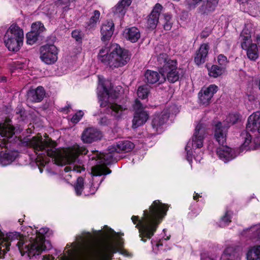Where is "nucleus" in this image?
I'll return each mask as SVG.
<instances>
[{"label": "nucleus", "instance_id": "obj_1", "mask_svg": "<svg viewBox=\"0 0 260 260\" xmlns=\"http://www.w3.org/2000/svg\"><path fill=\"white\" fill-rule=\"evenodd\" d=\"M76 241L71 245L67 244V249L59 260H95L105 259L112 256L117 252L115 246L111 242L96 240L89 232H83L81 235L76 236ZM121 254L126 257L132 256L125 249L118 250Z\"/></svg>", "mask_w": 260, "mask_h": 260}, {"label": "nucleus", "instance_id": "obj_2", "mask_svg": "<svg viewBox=\"0 0 260 260\" xmlns=\"http://www.w3.org/2000/svg\"><path fill=\"white\" fill-rule=\"evenodd\" d=\"M49 231L47 228H42L39 231H36L34 237L20 236L17 233H9L6 236L0 230V258H3L7 251L9 250L10 242L19 237L16 245L22 255H26L31 258L40 255L41 252L48 247L46 245L44 235Z\"/></svg>", "mask_w": 260, "mask_h": 260}, {"label": "nucleus", "instance_id": "obj_3", "mask_svg": "<svg viewBox=\"0 0 260 260\" xmlns=\"http://www.w3.org/2000/svg\"><path fill=\"white\" fill-rule=\"evenodd\" d=\"M29 144L38 156L43 158L48 156L51 157L58 165L75 162L80 154H87L88 150L84 147L75 144L72 147L59 150L56 148V144L52 140H43L42 137H33Z\"/></svg>", "mask_w": 260, "mask_h": 260}, {"label": "nucleus", "instance_id": "obj_4", "mask_svg": "<svg viewBox=\"0 0 260 260\" xmlns=\"http://www.w3.org/2000/svg\"><path fill=\"white\" fill-rule=\"evenodd\" d=\"M168 206L159 200L154 201L149 207V210L144 211L143 216L141 220L138 216H133L132 220L136 224V228L139 229V236L144 242L146 239H150L154 235L158 224L166 216Z\"/></svg>", "mask_w": 260, "mask_h": 260}, {"label": "nucleus", "instance_id": "obj_5", "mask_svg": "<svg viewBox=\"0 0 260 260\" xmlns=\"http://www.w3.org/2000/svg\"><path fill=\"white\" fill-rule=\"evenodd\" d=\"M99 59L111 68L125 65L129 60L128 52L117 44H113L100 49Z\"/></svg>", "mask_w": 260, "mask_h": 260}, {"label": "nucleus", "instance_id": "obj_6", "mask_svg": "<svg viewBox=\"0 0 260 260\" xmlns=\"http://www.w3.org/2000/svg\"><path fill=\"white\" fill-rule=\"evenodd\" d=\"M246 131L242 132L241 139L243 143L241 149L243 150H255L259 145L260 142L258 138L252 139L251 135L248 132H257L260 133V112H256L251 114L248 118Z\"/></svg>", "mask_w": 260, "mask_h": 260}, {"label": "nucleus", "instance_id": "obj_7", "mask_svg": "<svg viewBox=\"0 0 260 260\" xmlns=\"http://www.w3.org/2000/svg\"><path fill=\"white\" fill-rule=\"evenodd\" d=\"M156 66L165 81L166 79L171 83H174L180 78V69L177 67L176 60L171 59L166 53H160L156 57Z\"/></svg>", "mask_w": 260, "mask_h": 260}, {"label": "nucleus", "instance_id": "obj_8", "mask_svg": "<svg viewBox=\"0 0 260 260\" xmlns=\"http://www.w3.org/2000/svg\"><path fill=\"white\" fill-rule=\"evenodd\" d=\"M114 152H110L109 149L108 153H101L98 151H94L91 155H90L89 158L91 160H95L97 161L96 165L91 168V174L93 177L111 173V171L106 166L112 161Z\"/></svg>", "mask_w": 260, "mask_h": 260}, {"label": "nucleus", "instance_id": "obj_9", "mask_svg": "<svg viewBox=\"0 0 260 260\" xmlns=\"http://www.w3.org/2000/svg\"><path fill=\"white\" fill-rule=\"evenodd\" d=\"M24 34L23 29L17 24H12L6 32L4 41L10 51L17 52L23 44Z\"/></svg>", "mask_w": 260, "mask_h": 260}, {"label": "nucleus", "instance_id": "obj_10", "mask_svg": "<svg viewBox=\"0 0 260 260\" xmlns=\"http://www.w3.org/2000/svg\"><path fill=\"white\" fill-rule=\"evenodd\" d=\"M206 134L205 125L199 123L196 126L192 137L191 143L189 142L185 147L186 159L190 163L192 161L193 153L192 148H200L203 146V142Z\"/></svg>", "mask_w": 260, "mask_h": 260}, {"label": "nucleus", "instance_id": "obj_11", "mask_svg": "<svg viewBox=\"0 0 260 260\" xmlns=\"http://www.w3.org/2000/svg\"><path fill=\"white\" fill-rule=\"evenodd\" d=\"M100 107L103 109V112L111 114L117 118L120 117L123 112L127 110V108L115 103H110L107 101L106 96H101L99 98Z\"/></svg>", "mask_w": 260, "mask_h": 260}, {"label": "nucleus", "instance_id": "obj_12", "mask_svg": "<svg viewBox=\"0 0 260 260\" xmlns=\"http://www.w3.org/2000/svg\"><path fill=\"white\" fill-rule=\"evenodd\" d=\"M133 107L135 112L132 127L136 128L146 122L148 118V114L144 110V106L138 100H135Z\"/></svg>", "mask_w": 260, "mask_h": 260}, {"label": "nucleus", "instance_id": "obj_13", "mask_svg": "<svg viewBox=\"0 0 260 260\" xmlns=\"http://www.w3.org/2000/svg\"><path fill=\"white\" fill-rule=\"evenodd\" d=\"M133 107L135 112L132 127L136 128L146 122L148 118V114L144 110V106L138 100H135Z\"/></svg>", "mask_w": 260, "mask_h": 260}, {"label": "nucleus", "instance_id": "obj_14", "mask_svg": "<svg viewBox=\"0 0 260 260\" xmlns=\"http://www.w3.org/2000/svg\"><path fill=\"white\" fill-rule=\"evenodd\" d=\"M41 60L46 64L54 63L57 59V49L52 44H46L41 48Z\"/></svg>", "mask_w": 260, "mask_h": 260}, {"label": "nucleus", "instance_id": "obj_15", "mask_svg": "<svg viewBox=\"0 0 260 260\" xmlns=\"http://www.w3.org/2000/svg\"><path fill=\"white\" fill-rule=\"evenodd\" d=\"M15 134V127L11 123H0V147H7V142Z\"/></svg>", "mask_w": 260, "mask_h": 260}, {"label": "nucleus", "instance_id": "obj_16", "mask_svg": "<svg viewBox=\"0 0 260 260\" xmlns=\"http://www.w3.org/2000/svg\"><path fill=\"white\" fill-rule=\"evenodd\" d=\"M241 148V146L240 147L239 151H238L226 146H222L217 148L216 153L220 159L224 162H227L236 157L240 153L248 150H242Z\"/></svg>", "mask_w": 260, "mask_h": 260}, {"label": "nucleus", "instance_id": "obj_17", "mask_svg": "<svg viewBox=\"0 0 260 260\" xmlns=\"http://www.w3.org/2000/svg\"><path fill=\"white\" fill-rule=\"evenodd\" d=\"M102 137L101 131L96 128L90 127L83 132L81 140L85 143H91L100 140Z\"/></svg>", "mask_w": 260, "mask_h": 260}, {"label": "nucleus", "instance_id": "obj_18", "mask_svg": "<svg viewBox=\"0 0 260 260\" xmlns=\"http://www.w3.org/2000/svg\"><path fill=\"white\" fill-rule=\"evenodd\" d=\"M218 87L211 84L208 87L203 88L199 93V99L203 105H208L211 100L214 94L217 91Z\"/></svg>", "mask_w": 260, "mask_h": 260}, {"label": "nucleus", "instance_id": "obj_19", "mask_svg": "<svg viewBox=\"0 0 260 260\" xmlns=\"http://www.w3.org/2000/svg\"><path fill=\"white\" fill-rule=\"evenodd\" d=\"M169 117V113L168 109H165L160 113L154 115L151 122L153 128L156 132L159 130L161 132V126L167 121Z\"/></svg>", "mask_w": 260, "mask_h": 260}, {"label": "nucleus", "instance_id": "obj_20", "mask_svg": "<svg viewBox=\"0 0 260 260\" xmlns=\"http://www.w3.org/2000/svg\"><path fill=\"white\" fill-rule=\"evenodd\" d=\"M162 9V7L160 4L157 3L155 5L147 19V26L148 27L152 29L156 27Z\"/></svg>", "mask_w": 260, "mask_h": 260}, {"label": "nucleus", "instance_id": "obj_21", "mask_svg": "<svg viewBox=\"0 0 260 260\" xmlns=\"http://www.w3.org/2000/svg\"><path fill=\"white\" fill-rule=\"evenodd\" d=\"M134 148V144L129 141H120L109 147L110 152H128Z\"/></svg>", "mask_w": 260, "mask_h": 260}, {"label": "nucleus", "instance_id": "obj_22", "mask_svg": "<svg viewBox=\"0 0 260 260\" xmlns=\"http://www.w3.org/2000/svg\"><path fill=\"white\" fill-rule=\"evenodd\" d=\"M228 127L222 125L221 122L217 123L214 128V138L219 145H223L226 138Z\"/></svg>", "mask_w": 260, "mask_h": 260}, {"label": "nucleus", "instance_id": "obj_23", "mask_svg": "<svg viewBox=\"0 0 260 260\" xmlns=\"http://www.w3.org/2000/svg\"><path fill=\"white\" fill-rule=\"evenodd\" d=\"M114 29V24L112 20L103 23L101 27V40L103 41L109 40L113 34Z\"/></svg>", "mask_w": 260, "mask_h": 260}, {"label": "nucleus", "instance_id": "obj_24", "mask_svg": "<svg viewBox=\"0 0 260 260\" xmlns=\"http://www.w3.org/2000/svg\"><path fill=\"white\" fill-rule=\"evenodd\" d=\"M209 50V46L208 44H203L201 45L196 51L194 57V61L197 65L200 66L206 61Z\"/></svg>", "mask_w": 260, "mask_h": 260}, {"label": "nucleus", "instance_id": "obj_25", "mask_svg": "<svg viewBox=\"0 0 260 260\" xmlns=\"http://www.w3.org/2000/svg\"><path fill=\"white\" fill-rule=\"evenodd\" d=\"M45 91L42 86H38L36 89H30L27 93V100L32 102H40L44 98Z\"/></svg>", "mask_w": 260, "mask_h": 260}, {"label": "nucleus", "instance_id": "obj_26", "mask_svg": "<svg viewBox=\"0 0 260 260\" xmlns=\"http://www.w3.org/2000/svg\"><path fill=\"white\" fill-rule=\"evenodd\" d=\"M145 79L147 83L151 84L157 82L160 84L165 81L164 77L160 76L158 72L148 70L145 73Z\"/></svg>", "mask_w": 260, "mask_h": 260}, {"label": "nucleus", "instance_id": "obj_27", "mask_svg": "<svg viewBox=\"0 0 260 260\" xmlns=\"http://www.w3.org/2000/svg\"><path fill=\"white\" fill-rule=\"evenodd\" d=\"M125 37L132 43L136 42L140 38L141 34L139 29L135 26L125 29Z\"/></svg>", "mask_w": 260, "mask_h": 260}, {"label": "nucleus", "instance_id": "obj_28", "mask_svg": "<svg viewBox=\"0 0 260 260\" xmlns=\"http://www.w3.org/2000/svg\"><path fill=\"white\" fill-rule=\"evenodd\" d=\"M239 253L237 249L233 246L228 247L221 256V260H238Z\"/></svg>", "mask_w": 260, "mask_h": 260}, {"label": "nucleus", "instance_id": "obj_29", "mask_svg": "<svg viewBox=\"0 0 260 260\" xmlns=\"http://www.w3.org/2000/svg\"><path fill=\"white\" fill-rule=\"evenodd\" d=\"M242 234L251 239H260V224L244 230Z\"/></svg>", "mask_w": 260, "mask_h": 260}, {"label": "nucleus", "instance_id": "obj_30", "mask_svg": "<svg viewBox=\"0 0 260 260\" xmlns=\"http://www.w3.org/2000/svg\"><path fill=\"white\" fill-rule=\"evenodd\" d=\"M100 15L101 13L99 10H94L93 11L89 20L86 22V29L90 30L96 27L97 23L99 22Z\"/></svg>", "mask_w": 260, "mask_h": 260}, {"label": "nucleus", "instance_id": "obj_31", "mask_svg": "<svg viewBox=\"0 0 260 260\" xmlns=\"http://www.w3.org/2000/svg\"><path fill=\"white\" fill-rule=\"evenodd\" d=\"M209 75L210 77L217 78L225 72L223 67H219L217 65H213L211 68H208Z\"/></svg>", "mask_w": 260, "mask_h": 260}, {"label": "nucleus", "instance_id": "obj_32", "mask_svg": "<svg viewBox=\"0 0 260 260\" xmlns=\"http://www.w3.org/2000/svg\"><path fill=\"white\" fill-rule=\"evenodd\" d=\"M239 2L247 6V9L252 14H257V5L251 0H237Z\"/></svg>", "mask_w": 260, "mask_h": 260}, {"label": "nucleus", "instance_id": "obj_33", "mask_svg": "<svg viewBox=\"0 0 260 260\" xmlns=\"http://www.w3.org/2000/svg\"><path fill=\"white\" fill-rule=\"evenodd\" d=\"M45 30V28L43 24L40 21H38L32 24L30 31H33L35 34L41 37V34L44 32Z\"/></svg>", "mask_w": 260, "mask_h": 260}, {"label": "nucleus", "instance_id": "obj_34", "mask_svg": "<svg viewBox=\"0 0 260 260\" xmlns=\"http://www.w3.org/2000/svg\"><path fill=\"white\" fill-rule=\"evenodd\" d=\"M149 93V87L147 84L140 86L137 90V94L139 98L145 99Z\"/></svg>", "mask_w": 260, "mask_h": 260}, {"label": "nucleus", "instance_id": "obj_35", "mask_svg": "<svg viewBox=\"0 0 260 260\" xmlns=\"http://www.w3.org/2000/svg\"><path fill=\"white\" fill-rule=\"evenodd\" d=\"M246 258L247 260H260L259 255L254 246L249 248L246 254Z\"/></svg>", "mask_w": 260, "mask_h": 260}, {"label": "nucleus", "instance_id": "obj_36", "mask_svg": "<svg viewBox=\"0 0 260 260\" xmlns=\"http://www.w3.org/2000/svg\"><path fill=\"white\" fill-rule=\"evenodd\" d=\"M163 23L164 29L167 30H170L173 24L172 15L168 13L164 14Z\"/></svg>", "mask_w": 260, "mask_h": 260}, {"label": "nucleus", "instance_id": "obj_37", "mask_svg": "<svg viewBox=\"0 0 260 260\" xmlns=\"http://www.w3.org/2000/svg\"><path fill=\"white\" fill-rule=\"evenodd\" d=\"M219 0H206V5L204 13L212 12L218 4Z\"/></svg>", "mask_w": 260, "mask_h": 260}, {"label": "nucleus", "instance_id": "obj_38", "mask_svg": "<svg viewBox=\"0 0 260 260\" xmlns=\"http://www.w3.org/2000/svg\"><path fill=\"white\" fill-rule=\"evenodd\" d=\"M84 186V179L82 177H80L77 178L76 184L75 185V190L77 196H80L82 193V191Z\"/></svg>", "mask_w": 260, "mask_h": 260}, {"label": "nucleus", "instance_id": "obj_39", "mask_svg": "<svg viewBox=\"0 0 260 260\" xmlns=\"http://www.w3.org/2000/svg\"><path fill=\"white\" fill-rule=\"evenodd\" d=\"M40 37L41 36L35 34L33 31H29L26 34V42L28 44L32 45L37 41Z\"/></svg>", "mask_w": 260, "mask_h": 260}, {"label": "nucleus", "instance_id": "obj_40", "mask_svg": "<svg viewBox=\"0 0 260 260\" xmlns=\"http://www.w3.org/2000/svg\"><path fill=\"white\" fill-rule=\"evenodd\" d=\"M231 213L229 211H227L224 215L223 216L220 221V226L221 227H224L229 224L230 222H231Z\"/></svg>", "mask_w": 260, "mask_h": 260}, {"label": "nucleus", "instance_id": "obj_41", "mask_svg": "<svg viewBox=\"0 0 260 260\" xmlns=\"http://www.w3.org/2000/svg\"><path fill=\"white\" fill-rule=\"evenodd\" d=\"M126 10L124 9L120 4H118L113 8V12L114 14L118 15L119 17L123 16Z\"/></svg>", "mask_w": 260, "mask_h": 260}, {"label": "nucleus", "instance_id": "obj_42", "mask_svg": "<svg viewBox=\"0 0 260 260\" xmlns=\"http://www.w3.org/2000/svg\"><path fill=\"white\" fill-rule=\"evenodd\" d=\"M202 0H185L184 4L186 7L189 10L194 9Z\"/></svg>", "mask_w": 260, "mask_h": 260}, {"label": "nucleus", "instance_id": "obj_43", "mask_svg": "<svg viewBox=\"0 0 260 260\" xmlns=\"http://www.w3.org/2000/svg\"><path fill=\"white\" fill-rule=\"evenodd\" d=\"M63 170L66 173H69L68 174V176H72V174L75 172L80 173L81 172L80 167L79 168H76L75 166H66L64 168Z\"/></svg>", "mask_w": 260, "mask_h": 260}, {"label": "nucleus", "instance_id": "obj_44", "mask_svg": "<svg viewBox=\"0 0 260 260\" xmlns=\"http://www.w3.org/2000/svg\"><path fill=\"white\" fill-rule=\"evenodd\" d=\"M217 62L221 67H223L225 70V67L229 62L227 57L223 54H220L217 56Z\"/></svg>", "mask_w": 260, "mask_h": 260}, {"label": "nucleus", "instance_id": "obj_45", "mask_svg": "<svg viewBox=\"0 0 260 260\" xmlns=\"http://www.w3.org/2000/svg\"><path fill=\"white\" fill-rule=\"evenodd\" d=\"M84 113L82 111H79L75 115H73L71 119V121L73 123H76L78 122L82 118Z\"/></svg>", "mask_w": 260, "mask_h": 260}, {"label": "nucleus", "instance_id": "obj_46", "mask_svg": "<svg viewBox=\"0 0 260 260\" xmlns=\"http://www.w3.org/2000/svg\"><path fill=\"white\" fill-rule=\"evenodd\" d=\"M104 177L102 178L100 181L99 183H94V178H93L92 182L91 183L90 186V193L94 194L95 191L96 190L100 184L102 183V182L104 180Z\"/></svg>", "mask_w": 260, "mask_h": 260}, {"label": "nucleus", "instance_id": "obj_47", "mask_svg": "<svg viewBox=\"0 0 260 260\" xmlns=\"http://www.w3.org/2000/svg\"><path fill=\"white\" fill-rule=\"evenodd\" d=\"M111 123L110 119H108L106 116L101 118L99 121V124L101 125H108Z\"/></svg>", "mask_w": 260, "mask_h": 260}, {"label": "nucleus", "instance_id": "obj_48", "mask_svg": "<svg viewBox=\"0 0 260 260\" xmlns=\"http://www.w3.org/2000/svg\"><path fill=\"white\" fill-rule=\"evenodd\" d=\"M132 2V0H121L118 2L126 10L127 9L128 7L131 5Z\"/></svg>", "mask_w": 260, "mask_h": 260}, {"label": "nucleus", "instance_id": "obj_49", "mask_svg": "<svg viewBox=\"0 0 260 260\" xmlns=\"http://www.w3.org/2000/svg\"><path fill=\"white\" fill-rule=\"evenodd\" d=\"M72 37L76 39V41H79L81 39V32L77 30H74L72 32Z\"/></svg>", "mask_w": 260, "mask_h": 260}, {"label": "nucleus", "instance_id": "obj_50", "mask_svg": "<svg viewBox=\"0 0 260 260\" xmlns=\"http://www.w3.org/2000/svg\"><path fill=\"white\" fill-rule=\"evenodd\" d=\"M238 119V117L237 115L235 114L230 115L229 118H228L227 120L228 122H230L232 124L235 123L237 120Z\"/></svg>", "mask_w": 260, "mask_h": 260}, {"label": "nucleus", "instance_id": "obj_51", "mask_svg": "<svg viewBox=\"0 0 260 260\" xmlns=\"http://www.w3.org/2000/svg\"><path fill=\"white\" fill-rule=\"evenodd\" d=\"M210 32L211 31L209 29H204L201 33L200 36L202 38H206L207 37L209 36Z\"/></svg>", "mask_w": 260, "mask_h": 260}, {"label": "nucleus", "instance_id": "obj_52", "mask_svg": "<svg viewBox=\"0 0 260 260\" xmlns=\"http://www.w3.org/2000/svg\"><path fill=\"white\" fill-rule=\"evenodd\" d=\"M54 257L50 255H45L43 256V260H53Z\"/></svg>", "mask_w": 260, "mask_h": 260}, {"label": "nucleus", "instance_id": "obj_53", "mask_svg": "<svg viewBox=\"0 0 260 260\" xmlns=\"http://www.w3.org/2000/svg\"><path fill=\"white\" fill-rule=\"evenodd\" d=\"M5 161V159L3 158H1L0 159V163L2 165V166H6L7 165H8L9 164L8 163H6V162H4V161Z\"/></svg>", "mask_w": 260, "mask_h": 260}, {"label": "nucleus", "instance_id": "obj_54", "mask_svg": "<svg viewBox=\"0 0 260 260\" xmlns=\"http://www.w3.org/2000/svg\"><path fill=\"white\" fill-rule=\"evenodd\" d=\"M70 108V106H66L65 107L63 108L62 109V111H67V112H68L67 110Z\"/></svg>", "mask_w": 260, "mask_h": 260}, {"label": "nucleus", "instance_id": "obj_55", "mask_svg": "<svg viewBox=\"0 0 260 260\" xmlns=\"http://www.w3.org/2000/svg\"><path fill=\"white\" fill-rule=\"evenodd\" d=\"M200 197V195L198 194V193H196V195L193 196V199L194 200H197Z\"/></svg>", "mask_w": 260, "mask_h": 260}, {"label": "nucleus", "instance_id": "obj_56", "mask_svg": "<svg viewBox=\"0 0 260 260\" xmlns=\"http://www.w3.org/2000/svg\"><path fill=\"white\" fill-rule=\"evenodd\" d=\"M104 90L106 94V96L107 95L109 97V93L108 92V90L105 87H104Z\"/></svg>", "mask_w": 260, "mask_h": 260}, {"label": "nucleus", "instance_id": "obj_57", "mask_svg": "<svg viewBox=\"0 0 260 260\" xmlns=\"http://www.w3.org/2000/svg\"><path fill=\"white\" fill-rule=\"evenodd\" d=\"M2 80L3 81H6V77H3L2 79Z\"/></svg>", "mask_w": 260, "mask_h": 260}, {"label": "nucleus", "instance_id": "obj_58", "mask_svg": "<svg viewBox=\"0 0 260 260\" xmlns=\"http://www.w3.org/2000/svg\"><path fill=\"white\" fill-rule=\"evenodd\" d=\"M40 170L41 173H42V170L41 169H40Z\"/></svg>", "mask_w": 260, "mask_h": 260}]
</instances>
